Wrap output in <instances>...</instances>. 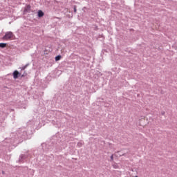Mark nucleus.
Here are the masks:
<instances>
[{
	"label": "nucleus",
	"mask_w": 177,
	"mask_h": 177,
	"mask_svg": "<svg viewBox=\"0 0 177 177\" xmlns=\"http://www.w3.org/2000/svg\"><path fill=\"white\" fill-rule=\"evenodd\" d=\"M74 12H75V13H77V7H74Z\"/></svg>",
	"instance_id": "9d476101"
},
{
	"label": "nucleus",
	"mask_w": 177,
	"mask_h": 177,
	"mask_svg": "<svg viewBox=\"0 0 177 177\" xmlns=\"http://www.w3.org/2000/svg\"><path fill=\"white\" fill-rule=\"evenodd\" d=\"M38 17H44V12H42V10H39V11H38Z\"/></svg>",
	"instance_id": "20e7f679"
},
{
	"label": "nucleus",
	"mask_w": 177,
	"mask_h": 177,
	"mask_svg": "<svg viewBox=\"0 0 177 177\" xmlns=\"http://www.w3.org/2000/svg\"><path fill=\"white\" fill-rule=\"evenodd\" d=\"M21 77H24V75H22Z\"/></svg>",
	"instance_id": "9b49d317"
},
{
	"label": "nucleus",
	"mask_w": 177,
	"mask_h": 177,
	"mask_svg": "<svg viewBox=\"0 0 177 177\" xmlns=\"http://www.w3.org/2000/svg\"><path fill=\"white\" fill-rule=\"evenodd\" d=\"M113 168L115 169H117L118 168V165H117V163H115L113 165Z\"/></svg>",
	"instance_id": "6e6552de"
},
{
	"label": "nucleus",
	"mask_w": 177,
	"mask_h": 177,
	"mask_svg": "<svg viewBox=\"0 0 177 177\" xmlns=\"http://www.w3.org/2000/svg\"><path fill=\"white\" fill-rule=\"evenodd\" d=\"M60 59H62V55H57V57H55V62H59Z\"/></svg>",
	"instance_id": "39448f33"
},
{
	"label": "nucleus",
	"mask_w": 177,
	"mask_h": 177,
	"mask_svg": "<svg viewBox=\"0 0 177 177\" xmlns=\"http://www.w3.org/2000/svg\"><path fill=\"white\" fill-rule=\"evenodd\" d=\"M136 177H138V176H136Z\"/></svg>",
	"instance_id": "f8f14e48"
},
{
	"label": "nucleus",
	"mask_w": 177,
	"mask_h": 177,
	"mask_svg": "<svg viewBox=\"0 0 177 177\" xmlns=\"http://www.w3.org/2000/svg\"><path fill=\"white\" fill-rule=\"evenodd\" d=\"M0 48H6V43H0Z\"/></svg>",
	"instance_id": "423d86ee"
},
{
	"label": "nucleus",
	"mask_w": 177,
	"mask_h": 177,
	"mask_svg": "<svg viewBox=\"0 0 177 177\" xmlns=\"http://www.w3.org/2000/svg\"><path fill=\"white\" fill-rule=\"evenodd\" d=\"M84 145V142H79L77 143V147H82V145Z\"/></svg>",
	"instance_id": "0eeeda50"
},
{
	"label": "nucleus",
	"mask_w": 177,
	"mask_h": 177,
	"mask_svg": "<svg viewBox=\"0 0 177 177\" xmlns=\"http://www.w3.org/2000/svg\"><path fill=\"white\" fill-rule=\"evenodd\" d=\"M13 38H15V35H13L12 32H7L3 37L4 41H10V39H13Z\"/></svg>",
	"instance_id": "f257e3e1"
},
{
	"label": "nucleus",
	"mask_w": 177,
	"mask_h": 177,
	"mask_svg": "<svg viewBox=\"0 0 177 177\" xmlns=\"http://www.w3.org/2000/svg\"><path fill=\"white\" fill-rule=\"evenodd\" d=\"M111 161H113V160H114V156H113V155H111Z\"/></svg>",
	"instance_id": "1a4fd4ad"
},
{
	"label": "nucleus",
	"mask_w": 177,
	"mask_h": 177,
	"mask_svg": "<svg viewBox=\"0 0 177 177\" xmlns=\"http://www.w3.org/2000/svg\"><path fill=\"white\" fill-rule=\"evenodd\" d=\"M31 10V6L28 5L26 8H25V11L26 12H30V10Z\"/></svg>",
	"instance_id": "7ed1b4c3"
},
{
	"label": "nucleus",
	"mask_w": 177,
	"mask_h": 177,
	"mask_svg": "<svg viewBox=\"0 0 177 177\" xmlns=\"http://www.w3.org/2000/svg\"><path fill=\"white\" fill-rule=\"evenodd\" d=\"M14 80H17L19 78V75H20V73L18 71H15L12 73Z\"/></svg>",
	"instance_id": "f03ea898"
}]
</instances>
